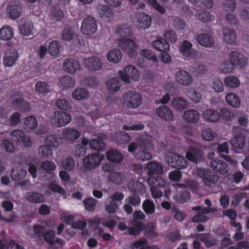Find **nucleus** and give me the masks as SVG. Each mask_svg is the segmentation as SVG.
Segmentation results:
<instances>
[{
  "label": "nucleus",
  "mask_w": 249,
  "mask_h": 249,
  "mask_svg": "<svg viewBox=\"0 0 249 249\" xmlns=\"http://www.w3.org/2000/svg\"><path fill=\"white\" fill-rule=\"evenodd\" d=\"M21 120V115L18 112H14L7 121V123L11 126H16Z\"/></svg>",
  "instance_id": "64"
},
{
  "label": "nucleus",
  "mask_w": 249,
  "mask_h": 249,
  "mask_svg": "<svg viewBox=\"0 0 249 249\" xmlns=\"http://www.w3.org/2000/svg\"><path fill=\"white\" fill-rule=\"evenodd\" d=\"M201 151L197 147H191L186 154V157L188 160L197 163L202 158Z\"/></svg>",
  "instance_id": "24"
},
{
  "label": "nucleus",
  "mask_w": 249,
  "mask_h": 249,
  "mask_svg": "<svg viewBox=\"0 0 249 249\" xmlns=\"http://www.w3.org/2000/svg\"><path fill=\"white\" fill-rule=\"evenodd\" d=\"M227 103L233 107H238L240 105V100L239 97L234 93H229L225 97Z\"/></svg>",
  "instance_id": "38"
},
{
  "label": "nucleus",
  "mask_w": 249,
  "mask_h": 249,
  "mask_svg": "<svg viewBox=\"0 0 249 249\" xmlns=\"http://www.w3.org/2000/svg\"><path fill=\"white\" fill-rule=\"evenodd\" d=\"M223 39L227 44H233L236 41V34L233 29L224 28L223 29Z\"/></svg>",
  "instance_id": "30"
},
{
  "label": "nucleus",
  "mask_w": 249,
  "mask_h": 249,
  "mask_svg": "<svg viewBox=\"0 0 249 249\" xmlns=\"http://www.w3.org/2000/svg\"><path fill=\"white\" fill-rule=\"evenodd\" d=\"M69 0H58L57 4L51 8V18L55 21H61L64 18V14L62 9L65 8L66 4Z\"/></svg>",
  "instance_id": "9"
},
{
  "label": "nucleus",
  "mask_w": 249,
  "mask_h": 249,
  "mask_svg": "<svg viewBox=\"0 0 249 249\" xmlns=\"http://www.w3.org/2000/svg\"><path fill=\"white\" fill-rule=\"evenodd\" d=\"M97 202L96 199L92 197H87L83 201V205L87 211L92 212L95 209Z\"/></svg>",
  "instance_id": "51"
},
{
  "label": "nucleus",
  "mask_w": 249,
  "mask_h": 249,
  "mask_svg": "<svg viewBox=\"0 0 249 249\" xmlns=\"http://www.w3.org/2000/svg\"><path fill=\"white\" fill-rule=\"evenodd\" d=\"M183 119L187 122L195 123L199 120L200 114L194 109H189L184 112Z\"/></svg>",
  "instance_id": "26"
},
{
  "label": "nucleus",
  "mask_w": 249,
  "mask_h": 249,
  "mask_svg": "<svg viewBox=\"0 0 249 249\" xmlns=\"http://www.w3.org/2000/svg\"><path fill=\"white\" fill-rule=\"evenodd\" d=\"M107 159L114 163H120L123 160L124 157L122 154L115 149H110L106 153Z\"/></svg>",
  "instance_id": "32"
},
{
  "label": "nucleus",
  "mask_w": 249,
  "mask_h": 249,
  "mask_svg": "<svg viewBox=\"0 0 249 249\" xmlns=\"http://www.w3.org/2000/svg\"><path fill=\"white\" fill-rule=\"evenodd\" d=\"M97 22L94 18L89 16L83 19L80 28L83 34L90 36L97 32Z\"/></svg>",
  "instance_id": "2"
},
{
  "label": "nucleus",
  "mask_w": 249,
  "mask_h": 249,
  "mask_svg": "<svg viewBox=\"0 0 249 249\" xmlns=\"http://www.w3.org/2000/svg\"><path fill=\"white\" fill-rule=\"evenodd\" d=\"M26 174L27 171L25 169L22 168H13L11 170L10 176L13 180L18 181L23 179Z\"/></svg>",
  "instance_id": "36"
},
{
  "label": "nucleus",
  "mask_w": 249,
  "mask_h": 249,
  "mask_svg": "<svg viewBox=\"0 0 249 249\" xmlns=\"http://www.w3.org/2000/svg\"><path fill=\"white\" fill-rule=\"evenodd\" d=\"M53 115L54 123L58 127L67 124L71 120V115L65 112L55 111Z\"/></svg>",
  "instance_id": "15"
},
{
  "label": "nucleus",
  "mask_w": 249,
  "mask_h": 249,
  "mask_svg": "<svg viewBox=\"0 0 249 249\" xmlns=\"http://www.w3.org/2000/svg\"><path fill=\"white\" fill-rule=\"evenodd\" d=\"M176 81L184 86L190 85L193 82V76L187 71L180 69L175 73Z\"/></svg>",
  "instance_id": "13"
},
{
  "label": "nucleus",
  "mask_w": 249,
  "mask_h": 249,
  "mask_svg": "<svg viewBox=\"0 0 249 249\" xmlns=\"http://www.w3.org/2000/svg\"><path fill=\"white\" fill-rule=\"evenodd\" d=\"M156 113L161 119L165 121H171L174 118L172 111L167 106H161L159 107Z\"/></svg>",
  "instance_id": "21"
},
{
  "label": "nucleus",
  "mask_w": 249,
  "mask_h": 249,
  "mask_svg": "<svg viewBox=\"0 0 249 249\" xmlns=\"http://www.w3.org/2000/svg\"><path fill=\"white\" fill-rule=\"evenodd\" d=\"M134 41L129 38H123L118 40L119 47L123 51L126 52L130 47L134 46Z\"/></svg>",
  "instance_id": "46"
},
{
  "label": "nucleus",
  "mask_w": 249,
  "mask_h": 249,
  "mask_svg": "<svg viewBox=\"0 0 249 249\" xmlns=\"http://www.w3.org/2000/svg\"><path fill=\"white\" fill-rule=\"evenodd\" d=\"M60 164L66 170L70 171L72 170L74 166V160L72 158L68 157L62 160Z\"/></svg>",
  "instance_id": "61"
},
{
  "label": "nucleus",
  "mask_w": 249,
  "mask_h": 249,
  "mask_svg": "<svg viewBox=\"0 0 249 249\" xmlns=\"http://www.w3.org/2000/svg\"><path fill=\"white\" fill-rule=\"evenodd\" d=\"M11 140L17 143L21 144L25 147H30L32 145V142L29 136L20 129H15L10 133Z\"/></svg>",
  "instance_id": "8"
},
{
  "label": "nucleus",
  "mask_w": 249,
  "mask_h": 249,
  "mask_svg": "<svg viewBox=\"0 0 249 249\" xmlns=\"http://www.w3.org/2000/svg\"><path fill=\"white\" fill-rule=\"evenodd\" d=\"M38 122L34 116H28L25 117L23 121V125L25 128L34 129L37 126Z\"/></svg>",
  "instance_id": "45"
},
{
  "label": "nucleus",
  "mask_w": 249,
  "mask_h": 249,
  "mask_svg": "<svg viewBox=\"0 0 249 249\" xmlns=\"http://www.w3.org/2000/svg\"><path fill=\"white\" fill-rule=\"evenodd\" d=\"M190 71L196 76H201L207 72V69L204 65L198 63L193 64L190 67Z\"/></svg>",
  "instance_id": "39"
},
{
  "label": "nucleus",
  "mask_w": 249,
  "mask_h": 249,
  "mask_svg": "<svg viewBox=\"0 0 249 249\" xmlns=\"http://www.w3.org/2000/svg\"><path fill=\"white\" fill-rule=\"evenodd\" d=\"M38 153L40 157L44 159L49 158L53 156L52 149L46 144L38 148Z\"/></svg>",
  "instance_id": "49"
},
{
  "label": "nucleus",
  "mask_w": 249,
  "mask_h": 249,
  "mask_svg": "<svg viewBox=\"0 0 249 249\" xmlns=\"http://www.w3.org/2000/svg\"><path fill=\"white\" fill-rule=\"evenodd\" d=\"M167 161L169 165L176 169H184L188 165L186 159L178 153L170 154L167 157Z\"/></svg>",
  "instance_id": "7"
},
{
  "label": "nucleus",
  "mask_w": 249,
  "mask_h": 249,
  "mask_svg": "<svg viewBox=\"0 0 249 249\" xmlns=\"http://www.w3.org/2000/svg\"><path fill=\"white\" fill-rule=\"evenodd\" d=\"M225 85L230 88H235L239 86L240 82L238 78L234 76H229L224 80Z\"/></svg>",
  "instance_id": "55"
},
{
  "label": "nucleus",
  "mask_w": 249,
  "mask_h": 249,
  "mask_svg": "<svg viewBox=\"0 0 249 249\" xmlns=\"http://www.w3.org/2000/svg\"><path fill=\"white\" fill-rule=\"evenodd\" d=\"M99 17L101 18H111L113 13L110 8L106 5H100L97 7Z\"/></svg>",
  "instance_id": "42"
},
{
  "label": "nucleus",
  "mask_w": 249,
  "mask_h": 249,
  "mask_svg": "<svg viewBox=\"0 0 249 249\" xmlns=\"http://www.w3.org/2000/svg\"><path fill=\"white\" fill-rule=\"evenodd\" d=\"M245 139L241 135L233 137L231 140V143L236 148L242 149L245 144Z\"/></svg>",
  "instance_id": "53"
},
{
  "label": "nucleus",
  "mask_w": 249,
  "mask_h": 249,
  "mask_svg": "<svg viewBox=\"0 0 249 249\" xmlns=\"http://www.w3.org/2000/svg\"><path fill=\"white\" fill-rule=\"evenodd\" d=\"M80 133L77 130L67 128L65 129L62 132L63 138L69 141H74L79 138Z\"/></svg>",
  "instance_id": "28"
},
{
  "label": "nucleus",
  "mask_w": 249,
  "mask_h": 249,
  "mask_svg": "<svg viewBox=\"0 0 249 249\" xmlns=\"http://www.w3.org/2000/svg\"><path fill=\"white\" fill-rule=\"evenodd\" d=\"M142 208L147 215L152 214L155 210V205L152 200L145 199L142 204Z\"/></svg>",
  "instance_id": "47"
},
{
  "label": "nucleus",
  "mask_w": 249,
  "mask_h": 249,
  "mask_svg": "<svg viewBox=\"0 0 249 249\" xmlns=\"http://www.w3.org/2000/svg\"><path fill=\"white\" fill-rule=\"evenodd\" d=\"M55 104L57 108L62 110H69L71 108V103L66 99H58L56 100Z\"/></svg>",
  "instance_id": "59"
},
{
  "label": "nucleus",
  "mask_w": 249,
  "mask_h": 249,
  "mask_svg": "<svg viewBox=\"0 0 249 249\" xmlns=\"http://www.w3.org/2000/svg\"><path fill=\"white\" fill-rule=\"evenodd\" d=\"M14 36V31L10 25H5L1 28V39L9 41Z\"/></svg>",
  "instance_id": "43"
},
{
  "label": "nucleus",
  "mask_w": 249,
  "mask_h": 249,
  "mask_svg": "<svg viewBox=\"0 0 249 249\" xmlns=\"http://www.w3.org/2000/svg\"><path fill=\"white\" fill-rule=\"evenodd\" d=\"M128 188L130 191L141 195H143L145 192V187L144 184L138 181L129 182Z\"/></svg>",
  "instance_id": "37"
},
{
  "label": "nucleus",
  "mask_w": 249,
  "mask_h": 249,
  "mask_svg": "<svg viewBox=\"0 0 249 249\" xmlns=\"http://www.w3.org/2000/svg\"><path fill=\"white\" fill-rule=\"evenodd\" d=\"M36 91L41 94L48 93L51 91L50 85L45 82L37 81L35 85Z\"/></svg>",
  "instance_id": "50"
},
{
  "label": "nucleus",
  "mask_w": 249,
  "mask_h": 249,
  "mask_svg": "<svg viewBox=\"0 0 249 249\" xmlns=\"http://www.w3.org/2000/svg\"><path fill=\"white\" fill-rule=\"evenodd\" d=\"M196 173L197 175L202 178L204 184L209 187L219 180V176L209 169L198 168Z\"/></svg>",
  "instance_id": "6"
},
{
  "label": "nucleus",
  "mask_w": 249,
  "mask_h": 249,
  "mask_svg": "<svg viewBox=\"0 0 249 249\" xmlns=\"http://www.w3.org/2000/svg\"><path fill=\"white\" fill-rule=\"evenodd\" d=\"M147 175L148 178L160 176L163 173V167L160 163L151 161L147 164Z\"/></svg>",
  "instance_id": "16"
},
{
  "label": "nucleus",
  "mask_w": 249,
  "mask_h": 249,
  "mask_svg": "<svg viewBox=\"0 0 249 249\" xmlns=\"http://www.w3.org/2000/svg\"><path fill=\"white\" fill-rule=\"evenodd\" d=\"M27 201L33 203H40L44 201L45 196L43 195L36 192H27L25 196Z\"/></svg>",
  "instance_id": "27"
},
{
  "label": "nucleus",
  "mask_w": 249,
  "mask_h": 249,
  "mask_svg": "<svg viewBox=\"0 0 249 249\" xmlns=\"http://www.w3.org/2000/svg\"><path fill=\"white\" fill-rule=\"evenodd\" d=\"M229 60L233 64L234 63L235 66H238L240 69L245 67L247 64V58L236 50L230 53Z\"/></svg>",
  "instance_id": "14"
},
{
  "label": "nucleus",
  "mask_w": 249,
  "mask_h": 249,
  "mask_svg": "<svg viewBox=\"0 0 249 249\" xmlns=\"http://www.w3.org/2000/svg\"><path fill=\"white\" fill-rule=\"evenodd\" d=\"M147 183L150 187V192L154 198H158L162 196L167 183L164 178L160 176L147 178Z\"/></svg>",
  "instance_id": "1"
},
{
  "label": "nucleus",
  "mask_w": 249,
  "mask_h": 249,
  "mask_svg": "<svg viewBox=\"0 0 249 249\" xmlns=\"http://www.w3.org/2000/svg\"><path fill=\"white\" fill-rule=\"evenodd\" d=\"M64 70L70 74L76 72L77 71L80 70L81 66L79 63L73 58H67L63 64Z\"/></svg>",
  "instance_id": "18"
},
{
  "label": "nucleus",
  "mask_w": 249,
  "mask_h": 249,
  "mask_svg": "<svg viewBox=\"0 0 249 249\" xmlns=\"http://www.w3.org/2000/svg\"><path fill=\"white\" fill-rule=\"evenodd\" d=\"M172 104L174 107L178 110L184 109L187 107V103L181 97L174 98Z\"/></svg>",
  "instance_id": "54"
},
{
  "label": "nucleus",
  "mask_w": 249,
  "mask_h": 249,
  "mask_svg": "<svg viewBox=\"0 0 249 249\" xmlns=\"http://www.w3.org/2000/svg\"><path fill=\"white\" fill-rule=\"evenodd\" d=\"M179 50L180 54L187 60H195L198 55V51L193 48V44L188 40H184L180 44Z\"/></svg>",
  "instance_id": "3"
},
{
  "label": "nucleus",
  "mask_w": 249,
  "mask_h": 249,
  "mask_svg": "<svg viewBox=\"0 0 249 249\" xmlns=\"http://www.w3.org/2000/svg\"><path fill=\"white\" fill-rule=\"evenodd\" d=\"M104 158V156L99 153L89 155L84 158L83 165L86 168L92 169L100 165Z\"/></svg>",
  "instance_id": "12"
},
{
  "label": "nucleus",
  "mask_w": 249,
  "mask_h": 249,
  "mask_svg": "<svg viewBox=\"0 0 249 249\" xmlns=\"http://www.w3.org/2000/svg\"><path fill=\"white\" fill-rule=\"evenodd\" d=\"M115 32L116 35L122 37L129 36L132 32L131 28L126 24H119L116 25L115 28Z\"/></svg>",
  "instance_id": "31"
},
{
  "label": "nucleus",
  "mask_w": 249,
  "mask_h": 249,
  "mask_svg": "<svg viewBox=\"0 0 249 249\" xmlns=\"http://www.w3.org/2000/svg\"><path fill=\"white\" fill-rule=\"evenodd\" d=\"M6 12L8 17L11 19L19 18L22 12V6L18 0H11L8 2Z\"/></svg>",
  "instance_id": "4"
},
{
  "label": "nucleus",
  "mask_w": 249,
  "mask_h": 249,
  "mask_svg": "<svg viewBox=\"0 0 249 249\" xmlns=\"http://www.w3.org/2000/svg\"><path fill=\"white\" fill-rule=\"evenodd\" d=\"M196 17L203 22H209L211 19V14L205 10H200L196 14Z\"/></svg>",
  "instance_id": "60"
},
{
  "label": "nucleus",
  "mask_w": 249,
  "mask_h": 249,
  "mask_svg": "<svg viewBox=\"0 0 249 249\" xmlns=\"http://www.w3.org/2000/svg\"><path fill=\"white\" fill-rule=\"evenodd\" d=\"M215 133L210 128L202 130L201 133V138L206 141H212L215 138Z\"/></svg>",
  "instance_id": "56"
},
{
  "label": "nucleus",
  "mask_w": 249,
  "mask_h": 249,
  "mask_svg": "<svg viewBox=\"0 0 249 249\" xmlns=\"http://www.w3.org/2000/svg\"><path fill=\"white\" fill-rule=\"evenodd\" d=\"M33 24L30 21H24L21 23L19 26V31L22 35L29 36L32 34Z\"/></svg>",
  "instance_id": "41"
},
{
  "label": "nucleus",
  "mask_w": 249,
  "mask_h": 249,
  "mask_svg": "<svg viewBox=\"0 0 249 249\" xmlns=\"http://www.w3.org/2000/svg\"><path fill=\"white\" fill-rule=\"evenodd\" d=\"M127 107L130 108H136L139 107L142 103L141 95L136 91H129L124 96Z\"/></svg>",
  "instance_id": "11"
},
{
  "label": "nucleus",
  "mask_w": 249,
  "mask_h": 249,
  "mask_svg": "<svg viewBox=\"0 0 249 249\" xmlns=\"http://www.w3.org/2000/svg\"><path fill=\"white\" fill-rule=\"evenodd\" d=\"M90 148L96 151H103L105 148V143L101 140L96 139H92L89 142Z\"/></svg>",
  "instance_id": "57"
},
{
  "label": "nucleus",
  "mask_w": 249,
  "mask_h": 249,
  "mask_svg": "<svg viewBox=\"0 0 249 249\" xmlns=\"http://www.w3.org/2000/svg\"><path fill=\"white\" fill-rule=\"evenodd\" d=\"M6 45L10 48L7 50L3 58V64L5 67H12L16 63L18 57V51L11 47L12 43L11 41H8Z\"/></svg>",
  "instance_id": "10"
},
{
  "label": "nucleus",
  "mask_w": 249,
  "mask_h": 249,
  "mask_svg": "<svg viewBox=\"0 0 249 249\" xmlns=\"http://www.w3.org/2000/svg\"><path fill=\"white\" fill-rule=\"evenodd\" d=\"M85 67L92 71H97L102 68V63L99 57L93 56L84 60Z\"/></svg>",
  "instance_id": "19"
},
{
  "label": "nucleus",
  "mask_w": 249,
  "mask_h": 249,
  "mask_svg": "<svg viewBox=\"0 0 249 249\" xmlns=\"http://www.w3.org/2000/svg\"><path fill=\"white\" fill-rule=\"evenodd\" d=\"M140 54L142 56L154 62H158L157 57L155 53L150 50L143 49L140 51Z\"/></svg>",
  "instance_id": "58"
},
{
  "label": "nucleus",
  "mask_w": 249,
  "mask_h": 249,
  "mask_svg": "<svg viewBox=\"0 0 249 249\" xmlns=\"http://www.w3.org/2000/svg\"><path fill=\"white\" fill-rule=\"evenodd\" d=\"M203 117L205 120L210 122H216L220 120L219 113L213 109H206L203 113Z\"/></svg>",
  "instance_id": "33"
},
{
  "label": "nucleus",
  "mask_w": 249,
  "mask_h": 249,
  "mask_svg": "<svg viewBox=\"0 0 249 249\" xmlns=\"http://www.w3.org/2000/svg\"><path fill=\"white\" fill-rule=\"evenodd\" d=\"M61 141V138L58 134H50L47 136L44 140L45 144L48 145L52 149L57 148Z\"/></svg>",
  "instance_id": "25"
},
{
  "label": "nucleus",
  "mask_w": 249,
  "mask_h": 249,
  "mask_svg": "<svg viewBox=\"0 0 249 249\" xmlns=\"http://www.w3.org/2000/svg\"><path fill=\"white\" fill-rule=\"evenodd\" d=\"M210 166L214 171L220 174H226L229 170L228 164L220 160L215 159L211 161Z\"/></svg>",
  "instance_id": "22"
},
{
  "label": "nucleus",
  "mask_w": 249,
  "mask_h": 249,
  "mask_svg": "<svg viewBox=\"0 0 249 249\" xmlns=\"http://www.w3.org/2000/svg\"><path fill=\"white\" fill-rule=\"evenodd\" d=\"M41 168L47 173L53 171L56 169L55 163L52 161L45 160L40 165Z\"/></svg>",
  "instance_id": "62"
},
{
  "label": "nucleus",
  "mask_w": 249,
  "mask_h": 249,
  "mask_svg": "<svg viewBox=\"0 0 249 249\" xmlns=\"http://www.w3.org/2000/svg\"><path fill=\"white\" fill-rule=\"evenodd\" d=\"M59 48V42L53 40L49 45L48 52L51 56H56L60 53Z\"/></svg>",
  "instance_id": "52"
},
{
  "label": "nucleus",
  "mask_w": 249,
  "mask_h": 249,
  "mask_svg": "<svg viewBox=\"0 0 249 249\" xmlns=\"http://www.w3.org/2000/svg\"><path fill=\"white\" fill-rule=\"evenodd\" d=\"M72 96L75 100H81L87 98L89 96V92L84 88H77L73 91Z\"/></svg>",
  "instance_id": "44"
},
{
  "label": "nucleus",
  "mask_w": 249,
  "mask_h": 249,
  "mask_svg": "<svg viewBox=\"0 0 249 249\" xmlns=\"http://www.w3.org/2000/svg\"><path fill=\"white\" fill-rule=\"evenodd\" d=\"M120 78L124 82L129 83L130 79L134 81H138L140 78V74L138 70L134 66L128 65L124 70V72L119 71Z\"/></svg>",
  "instance_id": "5"
},
{
  "label": "nucleus",
  "mask_w": 249,
  "mask_h": 249,
  "mask_svg": "<svg viewBox=\"0 0 249 249\" xmlns=\"http://www.w3.org/2000/svg\"><path fill=\"white\" fill-rule=\"evenodd\" d=\"M145 235L149 238L155 237L158 234L155 231V225L152 222L147 223L145 230Z\"/></svg>",
  "instance_id": "63"
},
{
  "label": "nucleus",
  "mask_w": 249,
  "mask_h": 249,
  "mask_svg": "<svg viewBox=\"0 0 249 249\" xmlns=\"http://www.w3.org/2000/svg\"><path fill=\"white\" fill-rule=\"evenodd\" d=\"M11 105L15 109L23 112H28L31 109L29 102L21 97L14 98L11 102Z\"/></svg>",
  "instance_id": "20"
},
{
  "label": "nucleus",
  "mask_w": 249,
  "mask_h": 249,
  "mask_svg": "<svg viewBox=\"0 0 249 249\" xmlns=\"http://www.w3.org/2000/svg\"><path fill=\"white\" fill-rule=\"evenodd\" d=\"M106 83L108 89L113 91H118L121 87L120 80L117 77H113L108 79Z\"/></svg>",
  "instance_id": "35"
},
{
  "label": "nucleus",
  "mask_w": 249,
  "mask_h": 249,
  "mask_svg": "<svg viewBox=\"0 0 249 249\" xmlns=\"http://www.w3.org/2000/svg\"><path fill=\"white\" fill-rule=\"evenodd\" d=\"M136 18L137 22L143 28H148L151 24L152 18L148 14L143 13H138L136 14Z\"/></svg>",
  "instance_id": "29"
},
{
  "label": "nucleus",
  "mask_w": 249,
  "mask_h": 249,
  "mask_svg": "<svg viewBox=\"0 0 249 249\" xmlns=\"http://www.w3.org/2000/svg\"><path fill=\"white\" fill-rule=\"evenodd\" d=\"M152 46L155 50L161 53L168 52L170 50V46L168 42L164 38L158 37L152 41Z\"/></svg>",
  "instance_id": "23"
},
{
  "label": "nucleus",
  "mask_w": 249,
  "mask_h": 249,
  "mask_svg": "<svg viewBox=\"0 0 249 249\" xmlns=\"http://www.w3.org/2000/svg\"><path fill=\"white\" fill-rule=\"evenodd\" d=\"M122 57L121 51L118 49L109 51L107 55V60L111 62L116 63L120 61Z\"/></svg>",
  "instance_id": "40"
},
{
  "label": "nucleus",
  "mask_w": 249,
  "mask_h": 249,
  "mask_svg": "<svg viewBox=\"0 0 249 249\" xmlns=\"http://www.w3.org/2000/svg\"><path fill=\"white\" fill-rule=\"evenodd\" d=\"M196 39L197 42L202 46L206 48H211L214 46V39L208 33L199 34L196 36Z\"/></svg>",
  "instance_id": "17"
},
{
  "label": "nucleus",
  "mask_w": 249,
  "mask_h": 249,
  "mask_svg": "<svg viewBox=\"0 0 249 249\" xmlns=\"http://www.w3.org/2000/svg\"><path fill=\"white\" fill-rule=\"evenodd\" d=\"M191 194L186 189L177 192L174 196L175 200L180 204L187 202L191 198Z\"/></svg>",
  "instance_id": "34"
},
{
  "label": "nucleus",
  "mask_w": 249,
  "mask_h": 249,
  "mask_svg": "<svg viewBox=\"0 0 249 249\" xmlns=\"http://www.w3.org/2000/svg\"><path fill=\"white\" fill-rule=\"evenodd\" d=\"M75 81L70 76H64L59 79V86L63 89L70 88L74 86Z\"/></svg>",
  "instance_id": "48"
}]
</instances>
